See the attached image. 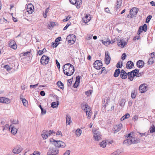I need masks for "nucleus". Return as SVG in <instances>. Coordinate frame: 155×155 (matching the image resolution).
<instances>
[{"label":"nucleus","instance_id":"obj_1","mask_svg":"<svg viewBox=\"0 0 155 155\" xmlns=\"http://www.w3.org/2000/svg\"><path fill=\"white\" fill-rule=\"evenodd\" d=\"M64 74L68 76L72 75L74 71L73 66L70 63L64 64L63 67Z\"/></svg>","mask_w":155,"mask_h":155},{"label":"nucleus","instance_id":"obj_2","mask_svg":"<svg viewBox=\"0 0 155 155\" xmlns=\"http://www.w3.org/2000/svg\"><path fill=\"white\" fill-rule=\"evenodd\" d=\"M50 141L56 147L64 148L66 146V144L62 141H56L52 138L50 139Z\"/></svg>","mask_w":155,"mask_h":155},{"label":"nucleus","instance_id":"obj_3","mask_svg":"<svg viewBox=\"0 0 155 155\" xmlns=\"http://www.w3.org/2000/svg\"><path fill=\"white\" fill-rule=\"evenodd\" d=\"M59 149L55 147H51L49 148L46 155H58Z\"/></svg>","mask_w":155,"mask_h":155},{"label":"nucleus","instance_id":"obj_4","mask_svg":"<svg viewBox=\"0 0 155 155\" xmlns=\"http://www.w3.org/2000/svg\"><path fill=\"white\" fill-rule=\"evenodd\" d=\"M93 137L96 141H99L101 139V135L98 129H95L93 130Z\"/></svg>","mask_w":155,"mask_h":155},{"label":"nucleus","instance_id":"obj_5","mask_svg":"<svg viewBox=\"0 0 155 155\" xmlns=\"http://www.w3.org/2000/svg\"><path fill=\"white\" fill-rule=\"evenodd\" d=\"M70 2L72 4L75 5L77 8H80L82 4L81 0H69Z\"/></svg>","mask_w":155,"mask_h":155},{"label":"nucleus","instance_id":"obj_6","mask_svg":"<svg viewBox=\"0 0 155 155\" xmlns=\"http://www.w3.org/2000/svg\"><path fill=\"white\" fill-rule=\"evenodd\" d=\"M49 58L45 55H43L41 59V63L42 64L45 65L48 64L49 61Z\"/></svg>","mask_w":155,"mask_h":155},{"label":"nucleus","instance_id":"obj_7","mask_svg":"<svg viewBox=\"0 0 155 155\" xmlns=\"http://www.w3.org/2000/svg\"><path fill=\"white\" fill-rule=\"evenodd\" d=\"M94 67L97 70L100 69L102 66V63L100 60H96L94 63Z\"/></svg>","mask_w":155,"mask_h":155},{"label":"nucleus","instance_id":"obj_8","mask_svg":"<svg viewBox=\"0 0 155 155\" xmlns=\"http://www.w3.org/2000/svg\"><path fill=\"white\" fill-rule=\"evenodd\" d=\"M147 25L146 24H144L143 26H140L138 29L137 34L139 35L143 31L146 32L147 30Z\"/></svg>","mask_w":155,"mask_h":155},{"label":"nucleus","instance_id":"obj_9","mask_svg":"<svg viewBox=\"0 0 155 155\" xmlns=\"http://www.w3.org/2000/svg\"><path fill=\"white\" fill-rule=\"evenodd\" d=\"M122 125L121 124L114 125V128L112 130L114 133L115 134L119 131L122 127Z\"/></svg>","mask_w":155,"mask_h":155},{"label":"nucleus","instance_id":"obj_10","mask_svg":"<svg viewBox=\"0 0 155 155\" xmlns=\"http://www.w3.org/2000/svg\"><path fill=\"white\" fill-rule=\"evenodd\" d=\"M110 60V57L109 55V53L108 51H106L105 52V56L104 58V61L106 64H109Z\"/></svg>","mask_w":155,"mask_h":155},{"label":"nucleus","instance_id":"obj_11","mask_svg":"<svg viewBox=\"0 0 155 155\" xmlns=\"http://www.w3.org/2000/svg\"><path fill=\"white\" fill-rule=\"evenodd\" d=\"M147 85L145 84H141L139 87V90L141 93L145 92L147 90Z\"/></svg>","mask_w":155,"mask_h":155},{"label":"nucleus","instance_id":"obj_12","mask_svg":"<svg viewBox=\"0 0 155 155\" xmlns=\"http://www.w3.org/2000/svg\"><path fill=\"white\" fill-rule=\"evenodd\" d=\"M26 10L29 14H31L34 11V7L31 4H28L27 6Z\"/></svg>","mask_w":155,"mask_h":155},{"label":"nucleus","instance_id":"obj_13","mask_svg":"<svg viewBox=\"0 0 155 155\" xmlns=\"http://www.w3.org/2000/svg\"><path fill=\"white\" fill-rule=\"evenodd\" d=\"M9 47L14 49H16L17 48L16 43L14 40H11L9 41Z\"/></svg>","mask_w":155,"mask_h":155},{"label":"nucleus","instance_id":"obj_14","mask_svg":"<svg viewBox=\"0 0 155 155\" xmlns=\"http://www.w3.org/2000/svg\"><path fill=\"white\" fill-rule=\"evenodd\" d=\"M138 9L136 8H133L130 10V12L131 13L130 15L131 17L130 18H132L133 16L135 15L138 12Z\"/></svg>","mask_w":155,"mask_h":155},{"label":"nucleus","instance_id":"obj_15","mask_svg":"<svg viewBox=\"0 0 155 155\" xmlns=\"http://www.w3.org/2000/svg\"><path fill=\"white\" fill-rule=\"evenodd\" d=\"M22 150V148L21 146H18L15 147L12 150V152L15 154H18L21 152Z\"/></svg>","mask_w":155,"mask_h":155},{"label":"nucleus","instance_id":"obj_16","mask_svg":"<svg viewBox=\"0 0 155 155\" xmlns=\"http://www.w3.org/2000/svg\"><path fill=\"white\" fill-rule=\"evenodd\" d=\"M120 76L123 79H126L127 78V73L124 70H121Z\"/></svg>","mask_w":155,"mask_h":155},{"label":"nucleus","instance_id":"obj_17","mask_svg":"<svg viewBox=\"0 0 155 155\" xmlns=\"http://www.w3.org/2000/svg\"><path fill=\"white\" fill-rule=\"evenodd\" d=\"M122 0H117L116 5L114 7V10L115 11H117V10L120 8L121 5Z\"/></svg>","mask_w":155,"mask_h":155},{"label":"nucleus","instance_id":"obj_18","mask_svg":"<svg viewBox=\"0 0 155 155\" xmlns=\"http://www.w3.org/2000/svg\"><path fill=\"white\" fill-rule=\"evenodd\" d=\"M0 102L8 104L10 102V100L8 98L0 97Z\"/></svg>","mask_w":155,"mask_h":155},{"label":"nucleus","instance_id":"obj_19","mask_svg":"<svg viewBox=\"0 0 155 155\" xmlns=\"http://www.w3.org/2000/svg\"><path fill=\"white\" fill-rule=\"evenodd\" d=\"M81 107L82 110H84L85 111L88 110V108H90L89 107L88 104L86 103H82L81 105Z\"/></svg>","mask_w":155,"mask_h":155},{"label":"nucleus","instance_id":"obj_20","mask_svg":"<svg viewBox=\"0 0 155 155\" xmlns=\"http://www.w3.org/2000/svg\"><path fill=\"white\" fill-rule=\"evenodd\" d=\"M126 68L128 69L132 68L134 66L133 63L131 61H128L127 63Z\"/></svg>","mask_w":155,"mask_h":155},{"label":"nucleus","instance_id":"obj_21","mask_svg":"<svg viewBox=\"0 0 155 155\" xmlns=\"http://www.w3.org/2000/svg\"><path fill=\"white\" fill-rule=\"evenodd\" d=\"M144 64V62L142 60H139L137 62V65L139 68H142L143 67Z\"/></svg>","mask_w":155,"mask_h":155},{"label":"nucleus","instance_id":"obj_22","mask_svg":"<svg viewBox=\"0 0 155 155\" xmlns=\"http://www.w3.org/2000/svg\"><path fill=\"white\" fill-rule=\"evenodd\" d=\"M87 118L88 119H90L91 118V108H88V110L85 111Z\"/></svg>","mask_w":155,"mask_h":155},{"label":"nucleus","instance_id":"obj_23","mask_svg":"<svg viewBox=\"0 0 155 155\" xmlns=\"http://www.w3.org/2000/svg\"><path fill=\"white\" fill-rule=\"evenodd\" d=\"M132 143L136 144L139 143L140 141V139L137 137H133L131 139Z\"/></svg>","mask_w":155,"mask_h":155},{"label":"nucleus","instance_id":"obj_24","mask_svg":"<svg viewBox=\"0 0 155 155\" xmlns=\"http://www.w3.org/2000/svg\"><path fill=\"white\" fill-rule=\"evenodd\" d=\"M48 135L46 133V130H43L41 134V136L43 139H46L48 137Z\"/></svg>","mask_w":155,"mask_h":155},{"label":"nucleus","instance_id":"obj_25","mask_svg":"<svg viewBox=\"0 0 155 155\" xmlns=\"http://www.w3.org/2000/svg\"><path fill=\"white\" fill-rule=\"evenodd\" d=\"M66 124L67 125H69L71 122V117L68 115H67L66 117Z\"/></svg>","mask_w":155,"mask_h":155},{"label":"nucleus","instance_id":"obj_26","mask_svg":"<svg viewBox=\"0 0 155 155\" xmlns=\"http://www.w3.org/2000/svg\"><path fill=\"white\" fill-rule=\"evenodd\" d=\"M46 133L48 135V137L50 136L51 135H54L55 134V132L53 130H46Z\"/></svg>","mask_w":155,"mask_h":155},{"label":"nucleus","instance_id":"obj_27","mask_svg":"<svg viewBox=\"0 0 155 155\" xmlns=\"http://www.w3.org/2000/svg\"><path fill=\"white\" fill-rule=\"evenodd\" d=\"M120 69L118 68L116 69L115 71H114V76L115 77H118L119 75H120Z\"/></svg>","mask_w":155,"mask_h":155},{"label":"nucleus","instance_id":"obj_28","mask_svg":"<svg viewBox=\"0 0 155 155\" xmlns=\"http://www.w3.org/2000/svg\"><path fill=\"white\" fill-rule=\"evenodd\" d=\"M9 127L12 129L11 131L12 133L14 135L15 134L17 133V130L15 128L13 127L12 125H10Z\"/></svg>","mask_w":155,"mask_h":155},{"label":"nucleus","instance_id":"obj_29","mask_svg":"<svg viewBox=\"0 0 155 155\" xmlns=\"http://www.w3.org/2000/svg\"><path fill=\"white\" fill-rule=\"evenodd\" d=\"M127 76H128V79L130 81H132L133 80L134 76H133V75L131 71L127 73Z\"/></svg>","mask_w":155,"mask_h":155},{"label":"nucleus","instance_id":"obj_30","mask_svg":"<svg viewBox=\"0 0 155 155\" xmlns=\"http://www.w3.org/2000/svg\"><path fill=\"white\" fill-rule=\"evenodd\" d=\"M123 143L126 144L127 145L131 144L132 143L131 139H127L125 140L123 142Z\"/></svg>","mask_w":155,"mask_h":155},{"label":"nucleus","instance_id":"obj_31","mask_svg":"<svg viewBox=\"0 0 155 155\" xmlns=\"http://www.w3.org/2000/svg\"><path fill=\"white\" fill-rule=\"evenodd\" d=\"M122 152V150L118 149L116 151L112 153L111 155H119Z\"/></svg>","mask_w":155,"mask_h":155},{"label":"nucleus","instance_id":"obj_32","mask_svg":"<svg viewBox=\"0 0 155 155\" xmlns=\"http://www.w3.org/2000/svg\"><path fill=\"white\" fill-rule=\"evenodd\" d=\"M101 41L102 43L105 45H109L110 43H113L114 41H113L111 42L109 40L106 41H104L103 40H102Z\"/></svg>","mask_w":155,"mask_h":155},{"label":"nucleus","instance_id":"obj_33","mask_svg":"<svg viewBox=\"0 0 155 155\" xmlns=\"http://www.w3.org/2000/svg\"><path fill=\"white\" fill-rule=\"evenodd\" d=\"M57 85L61 89H64V84L60 81H58V82Z\"/></svg>","mask_w":155,"mask_h":155},{"label":"nucleus","instance_id":"obj_34","mask_svg":"<svg viewBox=\"0 0 155 155\" xmlns=\"http://www.w3.org/2000/svg\"><path fill=\"white\" fill-rule=\"evenodd\" d=\"M150 56L151 58H149L147 62L148 64H152L154 63L153 58H154V57L151 55H150Z\"/></svg>","mask_w":155,"mask_h":155},{"label":"nucleus","instance_id":"obj_35","mask_svg":"<svg viewBox=\"0 0 155 155\" xmlns=\"http://www.w3.org/2000/svg\"><path fill=\"white\" fill-rule=\"evenodd\" d=\"M59 104L58 101L54 102L51 103V107L53 108H56L58 107Z\"/></svg>","mask_w":155,"mask_h":155},{"label":"nucleus","instance_id":"obj_36","mask_svg":"<svg viewBox=\"0 0 155 155\" xmlns=\"http://www.w3.org/2000/svg\"><path fill=\"white\" fill-rule=\"evenodd\" d=\"M82 133V130L80 129H78L76 131V135L79 137L80 136Z\"/></svg>","mask_w":155,"mask_h":155},{"label":"nucleus","instance_id":"obj_37","mask_svg":"<svg viewBox=\"0 0 155 155\" xmlns=\"http://www.w3.org/2000/svg\"><path fill=\"white\" fill-rule=\"evenodd\" d=\"M75 35H69L66 38L67 41H68V39L71 40L74 39V38H75Z\"/></svg>","mask_w":155,"mask_h":155},{"label":"nucleus","instance_id":"obj_38","mask_svg":"<svg viewBox=\"0 0 155 155\" xmlns=\"http://www.w3.org/2000/svg\"><path fill=\"white\" fill-rule=\"evenodd\" d=\"M131 72H132L133 74V76L135 77L136 76V75L139 73V70L138 69H135L133 70Z\"/></svg>","mask_w":155,"mask_h":155},{"label":"nucleus","instance_id":"obj_39","mask_svg":"<svg viewBox=\"0 0 155 155\" xmlns=\"http://www.w3.org/2000/svg\"><path fill=\"white\" fill-rule=\"evenodd\" d=\"M149 130L150 133L155 132V126L154 125L151 126Z\"/></svg>","mask_w":155,"mask_h":155},{"label":"nucleus","instance_id":"obj_40","mask_svg":"<svg viewBox=\"0 0 155 155\" xmlns=\"http://www.w3.org/2000/svg\"><path fill=\"white\" fill-rule=\"evenodd\" d=\"M88 15H87L85 16V18L83 19V21L84 22L86 23H87L90 20L89 19H88Z\"/></svg>","mask_w":155,"mask_h":155},{"label":"nucleus","instance_id":"obj_41","mask_svg":"<svg viewBox=\"0 0 155 155\" xmlns=\"http://www.w3.org/2000/svg\"><path fill=\"white\" fill-rule=\"evenodd\" d=\"M20 99H21L23 105L25 106H26L28 105V102L25 99L21 98L20 97Z\"/></svg>","mask_w":155,"mask_h":155},{"label":"nucleus","instance_id":"obj_42","mask_svg":"<svg viewBox=\"0 0 155 155\" xmlns=\"http://www.w3.org/2000/svg\"><path fill=\"white\" fill-rule=\"evenodd\" d=\"M100 147L105 148L106 147V142L104 141H103L101 143H100Z\"/></svg>","mask_w":155,"mask_h":155},{"label":"nucleus","instance_id":"obj_43","mask_svg":"<svg viewBox=\"0 0 155 155\" xmlns=\"http://www.w3.org/2000/svg\"><path fill=\"white\" fill-rule=\"evenodd\" d=\"M126 100L124 99H122L120 103V105L121 106H124L125 103L126 102Z\"/></svg>","mask_w":155,"mask_h":155},{"label":"nucleus","instance_id":"obj_44","mask_svg":"<svg viewBox=\"0 0 155 155\" xmlns=\"http://www.w3.org/2000/svg\"><path fill=\"white\" fill-rule=\"evenodd\" d=\"M46 49L44 48L42 50H39L38 51V54L39 55H42L43 53L46 52Z\"/></svg>","mask_w":155,"mask_h":155},{"label":"nucleus","instance_id":"obj_45","mask_svg":"<svg viewBox=\"0 0 155 155\" xmlns=\"http://www.w3.org/2000/svg\"><path fill=\"white\" fill-rule=\"evenodd\" d=\"M104 103L106 102L105 104H104L103 105L104 107V108H106V105H107V104H108V103L109 102V100L107 98H105L104 100Z\"/></svg>","mask_w":155,"mask_h":155},{"label":"nucleus","instance_id":"obj_46","mask_svg":"<svg viewBox=\"0 0 155 155\" xmlns=\"http://www.w3.org/2000/svg\"><path fill=\"white\" fill-rule=\"evenodd\" d=\"M4 68L5 69L8 71H9L11 69V68H10V67L9 65H4Z\"/></svg>","mask_w":155,"mask_h":155},{"label":"nucleus","instance_id":"obj_47","mask_svg":"<svg viewBox=\"0 0 155 155\" xmlns=\"http://www.w3.org/2000/svg\"><path fill=\"white\" fill-rule=\"evenodd\" d=\"M30 54V51H27L25 52H23L21 53V54H23V55L24 56H29Z\"/></svg>","mask_w":155,"mask_h":155},{"label":"nucleus","instance_id":"obj_48","mask_svg":"<svg viewBox=\"0 0 155 155\" xmlns=\"http://www.w3.org/2000/svg\"><path fill=\"white\" fill-rule=\"evenodd\" d=\"M122 66V62H119L117 64V68H121Z\"/></svg>","mask_w":155,"mask_h":155},{"label":"nucleus","instance_id":"obj_49","mask_svg":"<svg viewBox=\"0 0 155 155\" xmlns=\"http://www.w3.org/2000/svg\"><path fill=\"white\" fill-rule=\"evenodd\" d=\"M72 80V79H71L67 80L68 86V87L71 86Z\"/></svg>","mask_w":155,"mask_h":155},{"label":"nucleus","instance_id":"obj_50","mask_svg":"<svg viewBox=\"0 0 155 155\" xmlns=\"http://www.w3.org/2000/svg\"><path fill=\"white\" fill-rule=\"evenodd\" d=\"M80 77L79 76L77 77L76 78L75 84L77 83L78 84H79L80 82Z\"/></svg>","mask_w":155,"mask_h":155},{"label":"nucleus","instance_id":"obj_51","mask_svg":"<svg viewBox=\"0 0 155 155\" xmlns=\"http://www.w3.org/2000/svg\"><path fill=\"white\" fill-rule=\"evenodd\" d=\"M75 38H74V39H72V40L68 39L67 41L69 43H71V44H73L75 42Z\"/></svg>","mask_w":155,"mask_h":155},{"label":"nucleus","instance_id":"obj_52","mask_svg":"<svg viewBox=\"0 0 155 155\" xmlns=\"http://www.w3.org/2000/svg\"><path fill=\"white\" fill-rule=\"evenodd\" d=\"M127 43H126L125 42L121 41L120 43V47L122 48H123L124 47V46L127 45Z\"/></svg>","mask_w":155,"mask_h":155},{"label":"nucleus","instance_id":"obj_53","mask_svg":"<svg viewBox=\"0 0 155 155\" xmlns=\"http://www.w3.org/2000/svg\"><path fill=\"white\" fill-rule=\"evenodd\" d=\"M152 16L151 15H150L148 16L146 18V22L147 23H149L152 18Z\"/></svg>","mask_w":155,"mask_h":155},{"label":"nucleus","instance_id":"obj_54","mask_svg":"<svg viewBox=\"0 0 155 155\" xmlns=\"http://www.w3.org/2000/svg\"><path fill=\"white\" fill-rule=\"evenodd\" d=\"M136 94L135 91L131 93V97L132 98H135L136 96Z\"/></svg>","mask_w":155,"mask_h":155},{"label":"nucleus","instance_id":"obj_55","mask_svg":"<svg viewBox=\"0 0 155 155\" xmlns=\"http://www.w3.org/2000/svg\"><path fill=\"white\" fill-rule=\"evenodd\" d=\"M71 151L69 150H67L63 155H69Z\"/></svg>","mask_w":155,"mask_h":155},{"label":"nucleus","instance_id":"obj_56","mask_svg":"<svg viewBox=\"0 0 155 155\" xmlns=\"http://www.w3.org/2000/svg\"><path fill=\"white\" fill-rule=\"evenodd\" d=\"M38 85V84L35 85H30V87L31 88H35Z\"/></svg>","mask_w":155,"mask_h":155},{"label":"nucleus","instance_id":"obj_57","mask_svg":"<svg viewBox=\"0 0 155 155\" xmlns=\"http://www.w3.org/2000/svg\"><path fill=\"white\" fill-rule=\"evenodd\" d=\"M91 93L92 91L91 90H89L88 91H86L85 92V94L86 95H87V96H89L91 94Z\"/></svg>","mask_w":155,"mask_h":155},{"label":"nucleus","instance_id":"obj_58","mask_svg":"<svg viewBox=\"0 0 155 155\" xmlns=\"http://www.w3.org/2000/svg\"><path fill=\"white\" fill-rule=\"evenodd\" d=\"M71 17L70 15H68V16L66 18L64 19L63 20V21H68L71 18Z\"/></svg>","mask_w":155,"mask_h":155},{"label":"nucleus","instance_id":"obj_59","mask_svg":"<svg viewBox=\"0 0 155 155\" xmlns=\"http://www.w3.org/2000/svg\"><path fill=\"white\" fill-rule=\"evenodd\" d=\"M19 123V121L16 120H14L12 121V123L14 124H18Z\"/></svg>","mask_w":155,"mask_h":155},{"label":"nucleus","instance_id":"obj_60","mask_svg":"<svg viewBox=\"0 0 155 155\" xmlns=\"http://www.w3.org/2000/svg\"><path fill=\"white\" fill-rule=\"evenodd\" d=\"M9 126H9L8 124H5L4 126L3 127V128L2 129L4 131L5 129V128H8V127H9V129H10L11 127H10Z\"/></svg>","mask_w":155,"mask_h":155},{"label":"nucleus","instance_id":"obj_61","mask_svg":"<svg viewBox=\"0 0 155 155\" xmlns=\"http://www.w3.org/2000/svg\"><path fill=\"white\" fill-rule=\"evenodd\" d=\"M138 133H139L140 135V137H142L143 136H145L146 137H147V135H148V134H146V133H141L139 132H138Z\"/></svg>","mask_w":155,"mask_h":155},{"label":"nucleus","instance_id":"obj_62","mask_svg":"<svg viewBox=\"0 0 155 155\" xmlns=\"http://www.w3.org/2000/svg\"><path fill=\"white\" fill-rule=\"evenodd\" d=\"M46 111L45 109H41V114H46Z\"/></svg>","mask_w":155,"mask_h":155},{"label":"nucleus","instance_id":"obj_63","mask_svg":"<svg viewBox=\"0 0 155 155\" xmlns=\"http://www.w3.org/2000/svg\"><path fill=\"white\" fill-rule=\"evenodd\" d=\"M52 46L53 47H54L56 48L58 45V44L57 42H55L54 43L53 42L52 43Z\"/></svg>","mask_w":155,"mask_h":155},{"label":"nucleus","instance_id":"obj_64","mask_svg":"<svg viewBox=\"0 0 155 155\" xmlns=\"http://www.w3.org/2000/svg\"><path fill=\"white\" fill-rule=\"evenodd\" d=\"M40 153L38 151H34L33 155H40Z\"/></svg>","mask_w":155,"mask_h":155}]
</instances>
